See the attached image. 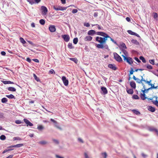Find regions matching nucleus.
Wrapping results in <instances>:
<instances>
[{
  "label": "nucleus",
  "mask_w": 158,
  "mask_h": 158,
  "mask_svg": "<svg viewBox=\"0 0 158 158\" xmlns=\"http://www.w3.org/2000/svg\"><path fill=\"white\" fill-rule=\"evenodd\" d=\"M141 91L143 93V94H145V93H147V92L146 91V89H144L143 90L142 89Z\"/></svg>",
  "instance_id": "60"
},
{
  "label": "nucleus",
  "mask_w": 158,
  "mask_h": 158,
  "mask_svg": "<svg viewBox=\"0 0 158 158\" xmlns=\"http://www.w3.org/2000/svg\"><path fill=\"white\" fill-rule=\"evenodd\" d=\"M27 1L31 5L35 3L34 0H27Z\"/></svg>",
  "instance_id": "41"
},
{
  "label": "nucleus",
  "mask_w": 158,
  "mask_h": 158,
  "mask_svg": "<svg viewBox=\"0 0 158 158\" xmlns=\"http://www.w3.org/2000/svg\"><path fill=\"white\" fill-rule=\"evenodd\" d=\"M50 120L54 123L55 126L56 127L57 129H59L60 130H62V128L60 127L58 123L54 119L51 118Z\"/></svg>",
  "instance_id": "6"
},
{
  "label": "nucleus",
  "mask_w": 158,
  "mask_h": 158,
  "mask_svg": "<svg viewBox=\"0 0 158 158\" xmlns=\"http://www.w3.org/2000/svg\"><path fill=\"white\" fill-rule=\"evenodd\" d=\"M146 66V68L149 69H153L152 66L149 64H147Z\"/></svg>",
  "instance_id": "39"
},
{
  "label": "nucleus",
  "mask_w": 158,
  "mask_h": 158,
  "mask_svg": "<svg viewBox=\"0 0 158 158\" xmlns=\"http://www.w3.org/2000/svg\"><path fill=\"white\" fill-rule=\"evenodd\" d=\"M127 32L129 34H130L131 35H135L136 36L138 37H140L139 35H138V34H137L136 33L132 31L131 30H128L127 31Z\"/></svg>",
  "instance_id": "14"
},
{
  "label": "nucleus",
  "mask_w": 158,
  "mask_h": 158,
  "mask_svg": "<svg viewBox=\"0 0 158 158\" xmlns=\"http://www.w3.org/2000/svg\"><path fill=\"white\" fill-rule=\"evenodd\" d=\"M98 14V13L97 12H95L94 14V16L95 18L97 17Z\"/></svg>",
  "instance_id": "50"
},
{
  "label": "nucleus",
  "mask_w": 158,
  "mask_h": 158,
  "mask_svg": "<svg viewBox=\"0 0 158 158\" xmlns=\"http://www.w3.org/2000/svg\"><path fill=\"white\" fill-rule=\"evenodd\" d=\"M132 111L134 114L136 115H139L140 114L139 112L136 110H133Z\"/></svg>",
  "instance_id": "35"
},
{
  "label": "nucleus",
  "mask_w": 158,
  "mask_h": 158,
  "mask_svg": "<svg viewBox=\"0 0 158 158\" xmlns=\"http://www.w3.org/2000/svg\"><path fill=\"white\" fill-rule=\"evenodd\" d=\"M140 97L142 100H144L147 98L146 97V95L145 94L141 93L140 95Z\"/></svg>",
  "instance_id": "22"
},
{
  "label": "nucleus",
  "mask_w": 158,
  "mask_h": 158,
  "mask_svg": "<svg viewBox=\"0 0 158 158\" xmlns=\"http://www.w3.org/2000/svg\"><path fill=\"white\" fill-rule=\"evenodd\" d=\"M78 41V39L77 38H74L73 41V43L76 44H77Z\"/></svg>",
  "instance_id": "34"
},
{
  "label": "nucleus",
  "mask_w": 158,
  "mask_h": 158,
  "mask_svg": "<svg viewBox=\"0 0 158 158\" xmlns=\"http://www.w3.org/2000/svg\"><path fill=\"white\" fill-rule=\"evenodd\" d=\"M49 30L52 32H55L56 30L55 26L53 25H50L49 27Z\"/></svg>",
  "instance_id": "12"
},
{
  "label": "nucleus",
  "mask_w": 158,
  "mask_h": 158,
  "mask_svg": "<svg viewBox=\"0 0 158 158\" xmlns=\"http://www.w3.org/2000/svg\"><path fill=\"white\" fill-rule=\"evenodd\" d=\"M54 142L56 144H58L59 143V142L56 139H54L53 140Z\"/></svg>",
  "instance_id": "56"
},
{
  "label": "nucleus",
  "mask_w": 158,
  "mask_h": 158,
  "mask_svg": "<svg viewBox=\"0 0 158 158\" xmlns=\"http://www.w3.org/2000/svg\"><path fill=\"white\" fill-rule=\"evenodd\" d=\"M13 156V155H9V156H8V157H6V158H12Z\"/></svg>",
  "instance_id": "63"
},
{
  "label": "nucleus",
  "mask_w": 158,
  "mask_h": 158,
  "mask_svg": "<svg viewBox=\"0 0 158 158\" xmlns=\"http://www.w3.org/2000/svg\"><path fill=\"white\" fill-rule=\"evenodd\" d=\"M44 127L41 125H39L38 126L37 128L39 131H42L44 129Z\"/></svg>",
  "instance_id": "36"
},
{
  "label": "nucleus",
  "mask_w": 158,
  "mask_h": 158,
  "mask_svg": "<svg viewBox=\"0 0 158 158\" xmlns=\"http://www.w3.org/2000/svg\"><path fill=\"white\" fill-rule=\"evenodd\" d=\"M156 100L155 101H152L153 103L158 107V101H157V97H156Z\"/></svg>",
  "instance_id": "25"
},
{
  "label": "nucleus",
  "mask_w": 158,
  "mask_h": 158,
  "mask_svg": "<svg viewBox=\"0 0 158 158\" xmlns=\"http://www.w3.org/2000/svg\"><path fill=\"white\" fill-rule=\"evenodd\" d=\"M6 97L9 99H15V97L12 94H10L9 95H6Z\"/></svg>",
  "instance_id": "27"
},
{
  "label": "nucleus",
  "mask_w": 158,
  "mask_h": 158,
  "mask_svg": "<svg viewBox=\"0 0 158 158\" xmlns=\"http://www.w3.org/2000/svg\"><path fill=\"white\" fill-rule=\"evenodd\" d=\"M70 60H71L73 61L75 63L77 64L78 62V60L76 58H70Z\"/></svg>",
  "instance_id": "28"
},
{
  "label": "nucleus",
  "mask_w": 158,
  "mask_h": 158,
  "mask_svg": "<svg viewBox=\"0 0 158 158\" xmlns=\"http://www.w3.org/2000/svg\"><path fill=\"white\" fill-rule=\"evenodd\" d=\"M101 155L104 158H106L107 156V154L106 152L102 153Z\"/></svg>",
  "instance_id": "40"
},
{
  "label": "nucleus",
  "mask_w": 158,
  "mask_h": 158,
  "mask_svg": "<svg viewBox=\"0 0 158 158\" xmlns=\"http://www.w3.org/2000/svg\"><path fill=\"white\" fill-rule=\"evenodd\" d=\"M131 42L132 43L136 45H139V43L136 40L132 39L131 40Z\"/></svg>",
  "instance_id": "26"
},
{
  "label": "nucleus",
  "mask_w": 158,
  "mask_h": 158,
  "mask_svg": "<svg viewBox=\"0 0 158 158\" xmlns=\"http://www.w3.org/2000/svg\"><path fill=\"white\" fill-rule=\"evenodd\" d=\"M9 81H2L1 82L3 83L4 84H9Z\"/></svg>",
  "instance_id": "48"
},
{
  "label": "nucleus",
  "mask_w": 158,
  "mask_h": 158,
  "mask_svg": "<svg viewBox=\"0 0 158 158\" xmlns=\"http://www.w3.org/2000/svg\"><path fill=\"white\" fill-rule=\"evenodd\" d=\"M135 81H136V82L138 83H141V81H140V80L137 78Z\"/></svg>",
  "instance_id": "53"
},
{
  "label": "nucleus",
  "mask_w": 158,
  "mask_h": 158,
  "mask_svg": "<svg viewBox=\"0 0 158 158\" xmlns=\"http://www.w3.org/2000/svg\"><path fill=\"white\" fill-rule=\"evenodd\" d=\"M121 50H122V52L124 54L123 55H125L126 56L127 54V51L125 50L124 49H121Z\"/></svg>",
  "instance_id": "43"
},
{
  "label": "nucleus",
  "mask_w": 158,
  "mask_h": 158,
  "mask_svg": "<svg viewBox=\"0 0 158 158\" xmlns=\"http://www.w3.org/2000/svg\"><path fill=\"white\" fill-rule=\"evenodd\" d=\"M70 6L65 7H62V6H53V9H54L55 10H56L63 11V10H66L68 7H69Z\"/></svg>",
  "instance_id": "3"
},
{
  "label": "nucleus",
  "mask_w": 158,
  "mask_h": 158,
  "mask_svg": "<svg viewBox=\"0 0 158 158\" xmlns=\"http://www.w3.org/2000/svg\"><path fill=\"white\" fill-rule=\"evenodd\" d=\"M61 37L66 42H68L70 40V37L68 35H62Z\"/></svg>",
  "instance_id": "9"
},
{
  "label": "nucleus",
  "mask_w": 158,
  "mask_h": 158,
  "mask_svg": "<svg viewBox=\"0 0 158 158\" xmlns=\"http://www.w3.org/2000/svg\"><path fill=\"white\" fill-rule=\"evenodd\" d=\"M108 38H110V40L112 41L113 43H114V44H116L117 45H118V44L117 43V42L114 40L111 37H109Z\"/></svg>",
  "instance_id": "47"
},
{
  "label": "nucleus",
  "mask_w": 158,
  "mask_h": 158,
  "mask_svg": "<svg viewBox=\"0 0 158 158\" xmlns=\"http://www.w3.org/2000/svg\"><path fill=\"white\" fill-rule=\"evenodd\" d=\"M7 89L8 90L12 91V92H15L16 90V89L14 87H10L7 88Z\"/></svg>",
  "instance_id": "24"
},
{
  "label": "nucleus",
  "mask_w": 158,
  "mask_h": 158,
  "mask_svg": "<svg viewBox=\"0 0 158 158\" xmlns=\"http://www.w3.org/2000/svg\"><path fill=\"white\" fill-rule=\"evenodd\" d=\"M1 54L2 56H5L6 54V53L4 51L1 52Z\"/></svg>",
  "instance_id": "58"
},
{
  "label": "nucleus",
  "mask_w": 158,
  "mask_h": 158,
  "mask_svg": "<svg viewBox=\"0 0 158 158\" xmlns=\"http://www.w3.org/2000/svg\"><path fill=\"white\" fill-rule=\"evenodd\" d=\"M23 121L27 125V126H33V124L31 123L28 119L26 118H24Z\"/></svg>",
  "instance_id": "13"
},
{
  "label": "nucleus",
  "mask_w": 158,
  "mask_h": 158,
  "mask_svg": "<svg viewBox=\"0 0 158 158\" xmlns=\"http://www.w3.org/2000/svg\"><path fill=\"white\" fill-rule=\"evenodd\" d=\"M23 146V143L18 144L16 145H11L9 147V148L16 147V148H20Z\"/></svg>",
  "instance_id": "17"
},
{
  "label": "nucleus",
  "mask_w": 158,
  "mask_h": 158,
  "mask_svg": "<svg viewBox=\"0 0 158 158\" xmlns=\"http://www.w3.org/2000/svg\"><path fill=\"white\" fill-rule=\"evenodd\" d=\"M39 143L41 144L44 145L46 144L47 142L45 141H43L40 142Z\"/></svg>",
  "instance_id": "49"
},
{
  "label": "nucleus",
  "mask_w": 158,
  "mask_h": 158,
  "mask_svg": "<svg viewBox=\"0 0 158 158\" xmlns=\"http://www.w3.org/2000/svg\"><path fill=\"white\" fill-rule=\"evenodd\" d=\"M61 1L63 4H64L66 3V0H61Z\"/></svg>",
  "instance_id": "62"
},
{
  "label": "nucleus",
  "mask_w": 158,
  "mask_h": 158,
  "mask_svg": "<svg viewBox=\"0 0 158 158\" xmlns=\"http://www.w3.org/2000/svg\"><path fill=\"white\" fill-rule=\"evenodd\" d=\"M149 62L152 65H154L155 64V61L153 59L150 60H149Z\"/></svg>",
  "instance_id": "45"
},
{
  "label": "nucleus",
  "mask_w": 158,
  "mask_h": 158,
  "mask_svg": "<svg viewBox=\"0 0 158 158\" xmlns=\"http://www.w3.org/2000/svg\"><path fill=\"white\" fill-rule=\"evenodd\" d=\"M132 98L135 99H139V98L137 95H133L132 96Z\"/></svg>",
  "instance_id": "42"
},
{
  "label": "nucleus",
  "mask_w": 158,
  "mask_h": 158,
  "mask_svg": "<svg viewBox=\"0 0 158 158\" xmlns=\"http://www.w3.org/2000/svg\"><path fill=\"white\" fill-rule=\"evenodd\" d=\"M96 32L94 30H89L87 33L89 35L93 36L95 34H96Z\"/></svg>",
  "instance_id": "15"
},
{
  "label": "nucleus",
  "mask_w": 158,
  "mask_h": 158,
  "mask_svg": "<svg viewBox=\"0 0 158 158\" xmlns=\"http://www.w3.org/2000/svg\"><path fill=\"white\" fill-rule=\"evenodd\" d=\"M40 23L42 25H44L45 23V21L44 19H41L39 21Z\"/></svg>",
  "instance_id": "32"
},
{
  "label": "nucleus",
  "mask_w": 158,
  "mask_h": 158,
  "mask_svg": "<svg viewBox=\"0 0 158 158\" xmlns=\"http://www.w3.org/2000/svg\"><path fill=\"white\" fill-rule=\"evenodd\" d=\"M130 85L131 88L134 89H135L136 87V84L134 81H131L130 82Z\"/></svg>",
  "instance_id": "18"
},
{
  "label": "nucleus",
  "mask_w": 158,
  "mask_h": 158,
  "mask_svg": "<svg viewBox=\"0 0 158 158\" xmlns=\"http://www.w3.org/2000/svg\"><path fill=\"white\" fill-rule=\"evenodd\" d=\"M126 91L128 94H132L134 92L133 90L132 89H129L127 87Z\"/></svg>",
  "instance_id": "19"
},
{
  "label": "nucleus",
  "mask_w": 158,
  "mask_h": 158,
  "mask_svg": "<svg viewBox=\"0 0 158 158\" xmlns=\"http://www.w3.org/2000/svg\"><path fill=\"white\" fill-rule=\"evenodd\" d=\"M33 77L35 80L37 81H40V79L36 76L35 74H33Z\"/></svg>",
  "instance_id": "33"
},
{
  "label": "nucleus",
  "mask_w": 158,
  "mask_h": 158,
  "mask_svg": "<svg viewBox=\"0 0 158 158\" xmlns=\"http://www.w3.org/2000/svg\"><path fill=\"white\" fill-rule=\"evenodd\" d=\"M50 120L54 123L55 126L56 127L57 129H59L60 130H62V128L60 127L58 123L54 119L51 118Z\"/></svg>",
  "instance_id": "5"
},
{
  "label": "nucleus",
  "mask_w": 158,
  "mask_h": 158,
  "mask_svg": "<svg viewBox=\"0 0 158 158\" xmlns=\"http://www.w3.org/2000/svg\"><path fill=\"white\" fill-rule=\"evenodd\" d=\"M97 26V27L98 29L99 30H104L103 28L102 27L100 26L98 24H94L92 25V26Z\"/></svg>",
  "instance_id": "23"
},
{
  "label": "nucleus",
  "mask_w": 158,
  "mask_h": 158,
  "mask_svg": "<svg viewBox=\"0 0 158 158\" xmlns=\"http://www.w3.org/2000/svg\"><path fill=\"white\" fill-rule=\"evenodd\" d=\"M93 39V38L90 36H86L84 38V40L85 41H91Z\"/></svg>",
  "instance_id": "20"
},
{
  "label": "nucleus",
  "mask_w": 158,
  "mask_h": 158,
  "mask_svg": "<svg viewBox=\"0 0 158 158\" xmlns=\"http://www.w3.org/2000/svg\"><path fill=\"white\" fill-rule=\"evenodd\" d=\"M26 60L29 63L31 62V60L29 57H27Z\"/></svg>",
  "instance_id": "57"
},
{
  "label": "nucleus",
  "mask_w": 158,
  "mask_h": 158,
  "mask_svg": "<svg viewBox=\"0 0 158 158\" xmlns=\"http://www.w3.org/2000/svg\"><path fill=\"white\" fill-rule=\"evenodd\" d=\"M158 85H157L156 86H154V84H152V85L151 86V87H150V88H151L152 89H157L158 88Z\"/></svg>",
  "instance_id": "44"
},
{
  "label": "nucleus",
  "mask_w": 158,
  "mask_h": 158,
  "mask_svg": "<svg viewBox=\"0 0 158 158\" xmlns=\"http://www.w3.org/2000/svg\"><path fill=\"white\" fill-rule=\"evenodd\" d=\"M108 67L114 70H116L117 69L114 64H109L108 65Z\"/></svg>",
  "instance_id": "16"
},
{
  "label": "nucleus",
  "mask_w": 158,
  "mask_h": 158,
  "mask_svg": "<svg viewBox=\"0 0 158 158\" xmlns=\"http://www.w3.org/2000/svg\"><path fill=\"white\" fill-rule=\"evenodd\" d=\"M135 71H134L132 68H131V70L130 71V73L129 74V76H130L131 75H132L133 74V73Z\"/></svg>",
  "instance_id": "46"
},
{
  "label": "nucleus",
  "mask_w": 158,
  "mask_h": 158,
  "mask_svg": "<svg viewBox=\"0 0 158 158\" xmlns=\"http://www.w3.org/2000/svg\"><path fill=\"white\" fill-rule=\"evenodd\" d=\"M139 59L141 60L143 63L146 62V60L144 58L143 56H140L139 57Z\"/></svg>",
  "instance_id": "31"
},
{
  "label": "nucleus",
  "mask_w": 158,
  "mask_h": 158,
  "mask_svg": "<svg viewBox=\"0 0 158 158\" xmlns=\"http://www.w3.org/2000/svg\"><path fill=\"white\" fill-rule=\"evenodd\" d=\"M78 11V10L76 9H73V10L72 11V13L73 14H75L77 13Z\"/></svg>",
  "instance_id": "52"
},
{
  "label": "nucleus",
  "mask_w": 158,
  "mask_h": 158,
  "mask_svg": "<svg viewBox=\"0 0 158 158\" xmlns=\"http://www.w3.org/2000/svg\"><path fill=\"white\" fill-rule=\"evenodd\" d=\"M134 59L138 62V63L141 62V61L139 60V59L137 57H135L134 58Z\"/></svg>",
  "instance_id": "54"
},
{
  "label": "nucleus",
  "mask_w": 158,
  "mask_h": 158,
  "mask_svg": "<svg viewBox=\"0 0 158 158\" xmlns=\"http://www.w3.org/2000/svg\"><path fill=\"white\" fill-rule=\"evenodd\" d=\"M84 26L88 27H89L90 24L89 23H84Z\"/></svg>",
  "instance_id": "55"
},
{
  "label": "nucleus",
  "mask_w": 158,
  "mask_h": 158,
  "mask_svg": "<svg viewBox=\"0 0 158 158\" xmlns=\"http://www.w3.org/2000/svg\"><path fill=\"white\" fill-rule=\"evenodd\" d=\"M121 47H122L124 49H126L127 48L125 44L124 43H123L122 44H121L120 45V46L119 47L120 49L121 50L122 49H121Z\"/></svg>",
  "instance_id": "30"
},
{
  "label": "nucleus",
  "mask_w": 158,
  "mask_h": 158,
  "mask_svg": "<svg viewBox=\"0 0 158 158\" xmlns=\"http://www.w3.org/2000/svg\"><path fill=\"white\" fill-rule=\"evenodd\" d=\"M121 56L123 57L124 60L126 61L129 64L132 65L133 60L131 58L126 56L125 55H124L123 54Z\"/></svg>",
  "instance_id": "2"
},
{
  "label": "nucleus",
  "mask_w": 158,
  "mask_h": 158,
  "mask_svg": "<svg viewBox=\"0 0 158 158\" xmlns=\"http://www.w3.org/2000/svg\"><path fill=\"white\" fill-rule=\"evenodd\" d=\"M15 123L16 124H20L22 123V122L21 120H17L15 121Z\"/></svg>",
  "instance_id": "51"
},
{
  "label": "nucleus",
  "mask_w": 158,
  "mask_h": 158,
  "mask_svg": "<svg viewBox=\"0 0 158 158\" xmlns=\"http://www.w3.org/2000/svg\"><path fill=\"white\" fill-rule=\"evenodd\" d=\"M41 1V0H34L35 3H38Z\"/></svg>",
  "instance_id": "59"
},
{
  "label": "nucleus",
  "mask_w": 158,
  "mask_h": 158,
  "mask_svg": "<svg viewBox=\"0 0 158 158\" xmlns=\"http://www.w3.org/2000/svg\"><path fill=\"white\" fill-rule=\"evenodd\" d=\"M33 60L36 63H38L39 62V60L37 59H34Z\"/></svg>",
  "instance_id": "61"
},
{
  "label": "nucleus",
  "mask_w": 158,
  "mask_h": 158,
  "mask_svg": "<svg viewBox=\"0 0 158 158\" xmlns=\"http://www.w3.org/2000/svg\"><path fill=\"white\" fill-rule=\"evenodd\" d=\"M148 109L149 111L152 112H154L155 111V108L151 106H148Z\"/></svg>",
  "instance_id": "21"
},
{
  "label": "nucleus",
  "mask_w": 158,
  "mask_h": 158,
  "mask_svg": "<svg viewBox=\"0 0 158 158\" xmlns=\"http://www.w3.org/2000/svg\"><path fill=\"white\" fill-rule=\"evenodd\" d=\"M7 101V99L6 98H3L1 99V102L2 103H6Z\"/></svg>",
  "instance_id": "29"
},
{
  "label": "nucleus",
  "mask_w": 158,
  "mask_h": 158,
  "mask_svg": "<svg viewBox=\"0 0 158 158\" xmlns=\"http://www.w3.org/2000/svg\"><path fill=\"white\" fill-rule=\"evenodd\" d=\"M101 90L102 91L101 93L102 94L105 95L107 94L108 91L106 87L102 86L101 87Z\"/></svg>",
  "instance_id": "11"
},
{
  "label": "nucleus",
  "mask_w": 158,
  "mask_h": 158,
  "mask_svg": "<svg viewBox=\"0 0 158 158\" xmlns=\"http://www.w3.org/2000/svg\"><path fill=\"white\" fill-rule=\"evenodd\" d=\"M20 40L21 42L23 44H25L26 43V41L22 37H20Z\"/></svg>",
  "instance_id": "37"
},
{
  "label": "nucleus",
  "mask_w": 158,
  "mask_h": 158,
  "mask_svg": "<svg viewBox=\"0 0 158 158\" xmlns=\"http://www.w3.org/2000/svg\"><path fill=\"white\" fill-rule=\"evenodd\" d=\"M148 130L150 131L155 132L157 135H158V130L154 127H148Z\"/></svg>",
  "instance_id": "7"
},
{
  "label": "nucleus",
  "mask_w": 158,
  "mask_h": 158,
  "mask_svg": "<svg viewBox=\"0 0 158 158\" xmlns=\"http://www.w3.org/2000/svg\"><path fill=\"white\" fill-rule=\"evenodd\" d=\"M96 35L103 36V37L97 36L95 38V40L100 43L99 44H96V47L98 48L108 49V46L106 44L107 39L110 36L106 33L103 32H97Z\"/></svg>",
  "instance_id": "1"
},
{
  "label": "nucleus",
  "mask_w": 158,
  "mask_h": 158,
  "mask_svg": "<svg viewBox=\"0 0 158 158\" xmlns=\"http://www.w3.org/2000/svg\"><path fill=\"white\" fill-rule=\"evenodd\" d=\"M114 58L117 61L120 62L123 61L121 57L116 52L114 53Z\"/></svg>",
  "instance_id": "4"
},
{
  "label": "nucleus",
  "mask_w": 158,
  "mask_h": 158,
  "mask_svg": "<svg viewBox=\"0 0 158 158\" xmlns=\"http://www.w3.org/2000/svg\"><path fill=\"white\" fill-rule=\"evenodd\" d=\"M85 156V158H89V157L87 155V154L86 153H84Z\"/></svg>",
  "instance_id": "64"
},
{
  "label": "nucleus",
  "mask_w": 158,
  "mask_h": 158,
  "mask_svg": "<svg viewBox=\"0 0 158 158\" xmlns=\"http://www.w3.org/2000/svg\"><path fill=\"white\" fill-rule=\"evenodd\" d=\"M42 14L43 15H46L48 12V9L46 7L42 6L41 7Z\"/></svg>",
  "instance_id": "8"
},
{
  "label": "nucleus",
  "mask_w": 158,
  "mask_h": 158,
  "mask_svg": "<svg viewBox=\"0 0 158 158\" xmlns=\"http://www.w3.org/2000/svg\"><path fill=\"white\" fill-rule=\"evenodd\" d=\"M68 48L70 49H72L74 48L71 43H69L68 44Z\"/></svg>",
  "instance_id": "38"
},
{
  "label": "nucleus",
  "mask_w": 158,
  "mask_h": 158,
  "mask_svg": "<svg viewBox=\"0 0 158 158\" xmlns=\"http://www.w3.org/2000/svg\"><path fill=\"white\" fill-rule=\"evenodd\" d=\"M62 80L63 82L64 85L67 86L68 85L69 81L66 79V78L65 76H63L62 77Z\"/></svg>",
  "instance_id": "10"
}]
</instances>
